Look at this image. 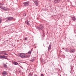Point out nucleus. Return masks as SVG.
Instances as JSON below:
<instances>
[{"label":"nucleus","mask_w":76,"mask_h":76,"mask_svg":"<svg viewBox=\"0 0 76 76\" xmlns=\"http://www.w3.org/2000/svg\"><path fill=\"white\" fill-rule=\"evenodd\" d=\"M0 58H6V56L4 55L1 56L0 55Z\"/></svg>","instance_id":"1a4fd4ad"},{"label":"nucleus","mask_w":76,"mask_h":76,"mask_svg":"<svg viewBox=\"0 0 76 76\" xmlns=\"http://www.w3.org/2000/svg\"><path fill=\"white\" fill-rule=\"evenodd\" d=\"M72 20L73 21H75V20H76V18L74 16L72 17Z\"/></svg>","instance_id":"f8f14e48"},{"label":"nucleus","mask_w":76,"mask_h":76,"mask_svg":"<svg viewBox=\"0 0 76 76\" xmlns=\"http://www.w3.org/2000/svg\"><path fill=\"white\" fill-rule=\"evenodd\" d=\"M4 51H1L0 52V54H4Z\"/></svg>","instance_id":"f3484780"},{"label":"nucleus","mask_w":76,"mask_h":76,"mask_svg":"<svg viewBox=\"0 0 76 76\" xmlns=\"http://www.w3.org/2000/svg\"><path fill=\"white\" fill-rule=\"evenodd\" d=\"M34 76H37V75H34Z\"/></svg>","instance_id":"393cba45"},{"label":"nucleus","mask_w":76,"mask_h":76,"mask_svg":"<svg viewBox=\"0 0 76 76\" xmlns=\"http://www.w3.org/2000/svg\"><path fill=\"white\" fill-rule=\"evenodd\" d=\"M28 76H31V75L30 74L28 75Z\"/></svg>","instance_id":"b1692460"},{"label":"nucleus","mask_w":76,"mask_h":76,"mask_svg":"<svg viewBox=\"0 0 76 76\" xmlns=\"http://www.w3.org/2000/svg\"><path fill=\"white\" fill-rule=\"evenodd\" d=\"M60 1V0H55L54 2V3H58Z\"/></svg>","instance_id":"2eb2a0df"},{"label":"nucleus","mask_w":76,"mask_h":76,"mask_svg":"<svg viewBox=\"0 0 76 76\" xmlns=\"http://www.w3.org/2000/svg\"><path fill=\"white\" fill-rule=\"evenodd\" d=\"M25 40H27V38L25 37Z\"/></svg>","instance_id":"4be33fe9"},{"label":"nucleus","mask_w":76,"mask_h":76,"mask_svg":"<svg viewBox=\"0 0 76 76\" xmlns=\"http://www.w3.org/2000/svg\"><path fill=\"white\" fill-rule=\"evenodd\" d=\"M75 51V50L74 49H72L70 50V52L71 53H74Z\"/></svg>","instance_id":"9d476101"},{"label":"nucleus","mask_w":76,"mask_h":76,"mask_svg":"<svg viewBox=\"0 0 76 76\" xmlns=\"http://www.w3.org/2000/svg\"><path fill=\"white\" fill-rule=\"evenodd\" d=\"M31 61V62H33V61H34V59H32L30 60Z\"/></svg>","instance_id":"412c9836"},{"label":"nucleus","mask_w":76,"mask_h":76,"mask_svg":"<svg viewBox=\"0 0 76 76\" xmlns=\"http://www.w3.org/2000/svg\"><path fill=\"white\" fill-rule=\"evenodd\" d=\"M20 67H21V66H20Z\"/></svg>","instance_id":"cd10ccee"},{"label":"nucleus","mask_w":76,"mask_h":76,"mask_svg":"<svg viewBox=\"0 0 76 76\" xmlns=\"http://www.w3.org/2000/svg\"><path fill=\"white\" fill-rule=\"evenodd\" d=\"M32 53V50L29 51L28 53L26 54V55L27 56H28L29 55V57H30V54H31V53Z\"/></svg>","instance_id":"0eeeda50"},{"label":"nucleus","mask_w":76,"mask_h":76,"mask_svg":"<svg viewBox=\"0 0 76 76\" xmlns=\"http://www.w3.org/2000/svg\"><path fill=\"white\" fill-rule=\"evenodd\" d=\"M70 1L69 0V1Z\"/></svg>","instance_id":"a878e982"},{"label":"nucleus","mask_w":76,"mask_h":76,"mask_svg":"<svg viewBox=\"0 0 76 76\" xmlns=\"http://www.w3.org/2000/svg\"><path fill=\"white\" fill-rule=\"evenodd\" d=\"M4 55H6V56H7V54L6 52L4 53Z\"/></svg>","instance_id":"aec40b11"},{"label":"nucleus","mask_w":76,"mask_h":76,"mask_svg":"<svg viewBox=\"0 0 76 76\" xmlns=\"http://www.w3.org/2000/svg\"><path fill=\"white\" fill-rule=\"evenodd\" d=\"M51 45L50 44L48 47V50L49 51L51 50Z\"/></svg>","instance_id":"9b49d317"},{"label":"nucleus","mask_w":76,"mask_h":76,"mask_svg":"<svg viewBox=\"0 0 76 76\" xmlns=\"http://www.w3.org/2000/svg\"><path fill=\"white\" fill-rule=\"evenodd\" d=\"M25 23L27 25H29V22H28V21H26Z\"/></svg>","instance_id":"4468645a"},{"label":"nucleus","mask_w":76,"mask_h":76,"mask_svg":"<svg viewBox=\"0 0 76 76\" xmlns=\"http://www.w3.org/2000/svg\"><path fill=\"white\" fill-rule=\"evenodd\" d=\"M23 15L24 16H26V13H23Z\"/></svg>","instance_id":"a211bd4d"},{"label":"nucleus","mask_w":76,"mask_h":76,"mask_svg":"<svg viewBox=\"0 0 76 76\" xmlns=\"http://www.w3.org/2000/svg\"><path fill=\"white\" fill-rule=\"evenodd\" d=\"M13 17H9L7 18V20H6V22H9L11 21L12 20H13Z\"/></svg>","instance_id":"f03ea898"},{"label":"nucleus","mask_w":76,"mask_h":76,"mask_svg":"<svg viewBox=\"0 0 76 76\" xmlns=\"http://www.w3.org/2000/svg\"><path fill=\"white\" fill-rule=\"evenodd\" d=\"M41 76H44V75H43V74H41Z\"/></svg>","instance_id":"5701e85b"},{"label":"nucleus","mask_w":76,"mask_h":76,"mask_svg":"<svg viewBox=\"0 0 76 76\" xmlns=\"http://www.w3.org/2000/svg\"><path fill=\"white\" fill-rule=\"evenodd\" d=\"M23 4L24 6H25V7H26V6H27L29 5V3L28 2H24L23 3Z\"/></svg>","instance_id":"6e6552de"},{"label":"nucleus","mask_w":76,"mask_h":76,"mask_svg":"<svg viewBox=\"0 0 76 76\" xmlns=\"http://www.w3.org/2000/svg\"><path fill=\"white\" fill-rule=\"evenodd\" d=\"M7 74V71H3L2 72V75L3 76H6Z\"/></svg>","instance_id":"39448f33"},{"label":"nucleus","mask_w":76,"mask_h":76,"mask_svg":"<svg viewBox=\"0 0 76 76\" xmlns=\"http://www.w3.org/2000/svg\"><path fill=\"white\" fill-rule=\"evenodd\" d=\"M4 66L5 68V69H7V65H6V64H4Z\"/></svg>","instance_id":"dca6fc26"},{"label":"nucleus","mask_w":76,"mask_h":76,"mask_svg":"<svg viewBox=\"0 0 76 76\" xmlns=\"http://www.w3.org/2000/svg\"><path fill=\"white\" fill-rule=\"evenodd\" d=\"M18 57H21V58H24L25 57L26 58H29L30 56L29 55H26V54H23V53H20L18 54Z\"/></svg>","instance_id":"f257e3e1"},{"label":"nucleus","mask_w":76,"mask_h":76,"mask_svg":"<svg viewBox=\"0 0 76 76\" xmlns=\"http://www.w3.org/2000/svg\"><path fill=\"white\" fill-rule=\"evenodd\" d=\"M0 8L1 9H3V10H8V8H7V7H3L2 6H0Z\"/></svg>","instance_id":"423d86ee"},{"label":"nucleus","mask_w":76,"mask_h":76,"mask_svg":"<svg viewBox=\"0 0 76 76\" xmlns=\"http://www.w3.org/2000/svg\"><path fill=\"white\" fill-rule=\"evenodd\" d=\"M35 3V5L36 6H38L39 5V1L38 0H35L33 1Z\"/></svg>","instance_id":"7ed1b4c3"},{"label":"nucleus","mask_w":76,"mask_h":76,"mask_svg":"<svg viewBox=\"0 0 76 76\" xmlns=\"http://www.w3.org/2000/svg\"><path fill=\"white\" fill-rule=\"evenodd\" d=\"M13 64H14V65H18V66H19V64H18V63L16 62H14L13 63Z\"/></svg>","instance_id":"ddd939ff"},{"label":"nucleus","mask_w":76,"mask_h":76,"mask_svg":"<svg viewBox=\"0 0 76 76\" xmlns=\"http://www.w3.org/2000/svg\"><path fill=\"white\" fill-rule=\"evenodd\" d=\"M1 22H2V20H1V19L0 18V23H1Z\"/></svg>","instance_id":"6ab92c4d"},{"label":"nucleus","mask_w":76,"mask_h":76,"mask_svg":"<svg viewBox=\"0 0 76 76\" xmlns=\"http://www.w3.org/2000/svg\"><path fill=\"white\" fill-rule=\"evenodd\" d=\"M39 27H37V28L39 30H42V29H43V28H44V27H43V26H42V24H41L40 25Z\"/></svg>","instance_id":"20e7f679"},{"label":"nucleus","mask_w":76,"mask_h":76,"mask_svg":"<svg viewBox=\"0 0 76 76\" xmlns=\"http://www.w3.org/2000/svg\"><path fill=\"white\" fill-rule=\"evenodd\" d=\"M63 50H64V48H63Z\"/></svg>","instance_id":"bb28decb"}]
</instances>
